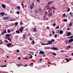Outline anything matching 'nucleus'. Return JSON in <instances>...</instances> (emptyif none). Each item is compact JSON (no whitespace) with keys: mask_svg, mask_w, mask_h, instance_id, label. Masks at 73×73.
I'll return each mask as SVG.
<instances>
[{"mask_svg":"<svg viewBox=\"0 0 73 73\" xmlns=\"http://www.w3.org/2000/svg\"><path fill=\"white\" fill-rule=\"evenodd\" d=\"M46 28H47V29H49V27L47 26V27H46Z\"/></svg>","mask_w":73,"mask_h":73,"instance_id":"nucleus-62","label":"nucleus"},{"mask_svg":"<svg viewBox=\"0 0 73 73\" xmlns=\"http://www.w3.org/2000/svg\"><path fill=\"white\" fill-rule=\"evenodd\" d=\"M73 38V36H70L69 37H68V38Z\"/></svg>","mask_w":73,"mask_h":73,"instance_id":"nucleus-37","label":"nucleus"},{"mask_svg":"<svg viewBox=\"0 0 73 73\" xmlns=\"http://www.w3.org/2000/svg\"><path fill=\"white\" fill-rule=\"evenodd\" d=\"M11 45H12V44L10 43H9L7 45V47H8V48H9V47H10V46H11Z\"/></svg>","mask_w":73,"mask_h":73,"instance_id":"nucleus-6","label":"nucleus"},{"mask_svg":"<svg viewBox=\"0 0 73 73\" xmlns=\"http://www.w3.org/2000/svg\"><path fill=\"white\" fill-rule=\"evenodd\" d=\"M0 40L1 41V43H2V44L3 43V42H2V40H1V39H0Z\"/></svg>","mask_w":73,"mask_h":73,"instance_id":"nucleus-61","label":"nucleus"},{"mask_svg":"<svg viewBox=\"0 0 73 73\" xmlns=\"http://www.w3.org/2000/svg\"><path fill=\"white\" fill-rule=\"evenodd\" d=\"M35 13H37V11H35Z\"/></svg>","mask_w":73,"mask_h":73,"instance_id":"nucleus-58","label":"nucleus"},{"mask_svg":"<svg viewBox=\"0 0 73 73\" xmlns=\"http://www.w3.org/2000/svg\"><path fill=\"white\" fill-rule=\"evenodd\" d=\"M17 66H18V67H19L21 65H23V64H17Z\"/></svg>","mask_w":73,"mask_h":73,"instance_id":"nucleus-20","label":"nucleus"},{"mask_svg":"<svg viewBox=\"0 0 73 73\" xmlns=\"http://www.w3.org/2000/svg\"><path fill=\"white\" fill-rule=\"evenodd\" d=\"M53 54L54 55V56H56V54L55 53H53Z\"/></svg>","mask_w":73,"mask_h":73,"instance_id":"nucleus-44","label":"nucleus"},{"mask_svg":"<svg viewBox=\"0 0 73 73\" xmlns=\"http://www.w3.org/2000/svg\"><path fill=\"white\" fill-rule=\"evenodd\" d=\"M65 50H62L61 51H60V52H65Z\"/></svg>","mask_w":73,"mask_h":73,"instance_id":"nucleus-52","label":"nucleus"},{"mask_svg":"<svg viewBox=\"0 0 73 73\" xmlns=\"http://www.w3.org/2000/svg\"><path fill=\"white\" fill-rule=\"evenodd\" d=\"M4 42H7V43H8V40H5Z\"/></svg>","mask_w":73,"mask_h":73,"instance_id":"nucleus-45","label":"nucleus"},{"mask_svg":"<svg viewBox=\"0 0 73 73\" xmlns=\"http://www.w3.org/2000/svg\"><path fill=\"white\" fill-rule=\"evenodd\" d=\"M17 8L19 9H20V6H18L17 7Z\"/></svg>","mask_w":73,"mask_h":73,"instance_id":"nucleus-32","label":"nucleus"},{"mask_svg":"<svg viewBox=\"0 0 73 73\" xmlns=\"http://www.w3.org/2000/svg\"><path fill=\"white\" fill-rule=\"evenodd\" d=\"M60 27H59V26H57L56 27V29H58Z\"/></svg>","mask_w":73,"mask_h":73,"instance_id":"nucleus-46","label":"nucleus"},{"mask_svg":"<svg viewBox=\"0 0 73 73\" xmlns=\"http://www.w3.org/2000/svg\"><path fill=\"white\" fill-rule=\"evenodd\" d=\"M68 48H71V47H70V46L69 45H68Z\"/></svg>","mask_w":73,"mask_h":73,"instance_id":"nucleus-63","label":"nucleus"},{"mask_svg":"<svg viewBox=\"0 0 73 73\" xmlns=\"http://www.w3.org/2000/svg\"><path fill=\"white\" fill-rule=\"evenodd\" d=\"M25 37H26V35H23V38H25Z\"/></svg>","mask_w":73,"mask_h":73,"instance_id":"nucleus-25","label":"nucleus"},{"mask_svg":"<svg viewBox=\"0 0 73 73\" xmlns=\"http://www.w3.org/2000/svg\"><path fill=\"white\" fill-rule=\"evenodd\" d=\"M72 23V22H71L70 23L69 25V27H71V26H72V25L73 24Z\"/></svg>","mask_w":73,"mask_h":73,"instance_id":"nucleus-15","label":"nucleus"},{"mask_svg":"<svg viewBox=\"0 0 73 73\" xmlns=\"http://www.w3.org/2000/svg\"><path fill=\"white\" fill-rule=\"evenodd\" d=\"M5 66H6V65H5L1 66V67H5Z\"/></svg>","mask_w":73,"mask_h":73,"instance_id":"nucleus-48","label":"nucleus"},{"mask_svg":"<svg viewBox=\"0 0 73 73\" xmlns=\"http://www.w3.org/2000/svg\"><path fill=\"white\" fill-rule=\"evenodd\" d=\"M56 23H54L53 24V26H56Z\"/></svg>","mask_w":73,"mask_h":73,"instance_id":"nucleus-57","label":"nucleus"},{"mask_svg":"<svg viewBox=\"0 0 73 73\" xmlns=\"http://www.w3.org/2000/svg\"><path fill=\"white\" fill-rule=\"evenodd\" d=\"M7 33V31H6V30H5L4 31L1 33V35H3V34H4V33Z\"/></svg>","mask_w":73,"mask_h":73,"instance_id":"nucleus-12","label":"nucleus"},{"mask_svg":"<svg viewBox=\"0 0 73 73\" xmlns=\"http://www.w3.org/2000/svg\"><path fill=\"white\" fill-rule=\"evenodd\" d=\"M65 15H66V14L65 13H64L62 15V16H63L64 17H65Z\"/></svg>","mask_w":73,"mask_h":73,"instance_id":"nucleus-41","label":"nucleus"},{"mask_svg":"<svg viewBox=\"0 0 73 73\" xmlns=\"http://www.w3.org/2000/svg\"><path fill=\"white\" fill-rule=\"evenodd\" d=\"M5 13L4 12L0 13V15H2V16H3V15H5Z\"/></svg>","mask_w":73,"mask_h":73,"instance_id":"nucleus-13","label":"nucleus"},{"mask_svg":"<svg viewBox=\"0 0 73 73\" xmlns=\"http://www.w3.org/2000/svg\"><path fill=\"white\" fill-rule=\"evenodd\" d=\"M52 8H53V9H54V10H55V9H56V8L54 7H52Z\"/></svg>","mask_w":73,"mask_h":73,"instance_id":"nucleus-53","label":"nucleus"},{"mask_svg":"<svg viewBox=\"0 0 73 73\" xmlns=\"http://www.w3.org/2000/svg\"><path fill=\"white\" fill-rule=\"evenodd\" d=\"M29 39L30 40H32V38H29Z\"/></svg>","mask_w":73,"mask_h":73,"instance_id":"nucleus-60","label":"nucleus"},{"mask_svg":"<svg viewBox=\"0 0 73 73\" xmlns=\"http://www.w3.org/2000/svg\"><path fill=\"white\" fill-rule=\"evenodd\" d=\"M55 40L54 39H52L50 41L51 42H54V41Z\"/></svg>","mask_w":73,"mask_h":73,"instance_id":"nucleus-24","label":"nucleus"},{"mask_svg":"<svg viewBox=\"0 0 73 73\" xmlns=\"http://www.w3.org/2000/svg\"><path fill=\"white\" fill-rule=\"evenodd\" d=\"M33 30H34V32H37V30H36V28H34Z\"/></svg>","mask_w":73,"mask_h":73,"instance_id":"nucleus-19","label":"nucleus"},{"mask_svg":"<svg viewBox=\"0 0 73 73\" xmlns=\"http://www.w3.org/2000/svg\"><path fill=\"white\" fill-rule=\"evenodd\" d=\"M37 2L38 3H40V0H37Z\"/></svg>","mask_w":73,"mask_h":73,"instance_id":"nucleus-36","label":"nucleus"},{"mask_svg":"<svg viewBox=\"0 0 73 73\" xmlns=\"http://www.w3.org/2000/svg\"><path fill=\"white\" fill-rule=\"evenodd\" d=\"M23 29H24V28L22 27L21 28H20L19 29V31L20 32H23Z\"/></svg>","mask_w":73,"mask_h":73,"instance_id":"nucleus-5","label":"nucleus"},{"mask_svg":"<svg viewBox=\"0 0 73 73\" xmlns=\"http://www.w3.org/2000/svg\"><path fill=\"white\" fill-rule=\"evenodd\" d=\"M57 34H55L54 36V38H57Z\"/></svg>","mask_w":73,"mask_h":73,"instance_id":"nucleus-31","label":"nucleus"},{"mask_svg":"<svg viewBox=\"0 0 73 73\" xmlns=\"http://www.w3.org/2000/svg\"><path fill=\"white\" fill-rule=\"evenodd\" d=\"M65 60H66V62H69L70 61V59H68L67 58H66L65 59Z\"/></svg>","mask_w":73,"mask_h":73,"instance_id":"nucleus-10","label":"nucleus"},{"mask_svg":"<svg viewBox=\"0 0 73 73\" xmlns=\"http://www.w3.org/2000/svg\"><path fill=\"white\" fill-rule=\"evenodd\" d=\"M19 52V50H17V52Z\"/></svg>","mask_w":73,"mask_h":73,"instance_id":"nucleus-50","label":"nucleus"},{"mask_svg":"<svg viewBox=\"0 0 73 73\" xmlns=\"http://www.w3.org/2000/svg\"><path fill=\"white\" fill-rule=\"evenodd\" d=\"M73 38H71V39H70L69 41H68V42L70 43V42H73Z\"/></svg>","mask_w":73,"mask_h":73,"instance_id":"nucleus-9","label":"nucleus"},{"mask_svg":"<svg viewBox=\"0 0 73 73\" xmlns=\"http://www.w3.org/2000/svg\"><path fill=\"white\" fill-rule=\"evenodd\" d=\"M32 5L33 7H35V4H34V3H32Z\"/></svg>","mask_w":73,"mask_h":73,"instance_id":"nucleus-40","label":"nucleus"},{"mask_svg":"<svg viewBox=\"0 0 73 73\" xmlns=\"http://www.w3.org/2000/svg\"><path fill=\"white\" fill-rule=\"evenodd\" d=\"M9 19V17H6L3 18V20H8Z\"/></svg>","mask_w":73,"mask_h":73,"instance_id":"nucleus-4","label":"nucleus"},{"mask_svg":"<svg viewBox=\"0 0 73 73\" xmlns=\"http://www.w3.org/2000/svg\"><path fill=\"white\" fill-rule=\"evenodd\" d=\"M30 8L31 9H32L33 8V7H32V5H30Z\"/></svg>","mask_w":73,"mask_h":73,"instance_id":"nucleus-22","label":"nucleus"},{"mask_svg":"<svg viewBox=\"0 0 73 73\" xmlns=\"http://www.w3.org/2000/svg\"><path fill=\"white\" fill-rule=\"evenodd\" d=\"M49 48H50V47H44V49H49Z\"/></svg>","mask_w":73,"mask_h":73,"instance_id":"nucleus-23","label":"nucleus"},{"mask_svg":"<svg viewBox=\"0 0 73 73\" xmlns=\"http://www.w3.org/2000/svg\"><path fill=\"white\" fill-rule=\"evenodd\" d=\"M59 33L60 34V35L62 34V33H63V31H62V30H60L59 32Z\"/></svg>","mask_w":73,"mask_h":73,"instance_id":"nucleus-14","label":"nucleus"},{"mask_svg":"<svg viewBox=\"0 0 73 73\" xmlns=\"http://www.w3.org/2000/svg\"><path fill=\"white\" fill-rule=\"evenodd\" d=\"M52 3H53V1L49 2L47 4V5H49L50 4H52Z\"/></svg>","mask_w":73,"mask_h":73,"instance_id":"nucleus-11","label":"nucleus"},{"mask_svg":"<svg viewBox=\"0 0 73 73\" xmlns=\"http://www.w3.org/2000/svg\"><path fill=\"white\" fill-rule=\"evenodd\" d=\"M2 7V8H4V9H5V7H6V5L5 4H3V5H1Z\"/></svg>","mask_w":73,"mask_h":73,"instance_id":"nucleus-8","label":"nucleus"},{"mask_svg":"<svg viewBox=\"0 0 73 73\" xmlns=\"http://www.w3.org/2000/svg\"><path fill=\"white\" fill-rule=\"evenodd\" d=\"M39 54H45V53H44V52L42 51H40L39 52Z\"/></svg>","mask_w":73,"mask_h":73,"instance_id":"nucleus-7","label":"nucleus"},{"mask_svg":"<svg viewBox=\"0 0 73 73\" xmlns=\"http://www.w3.org/2000/svg\"><path fill=\"white\" fill-rule=\"evenodd\" d=\"M66 30H67L68 31H69L70 30V29L69 28H68L66 29Z\"/></svg>","mask_w":73,"mask_h":73,"instance_id":"nucleus-54","label":"nucleus"},{"mask_svg":"<svg viewBox=\"0 0 73 73\" xmlns=\"http://www.w3.org/2000/svg\"><path fill=\"white\" fill-rule=\"evenodd\" d=\"M48 16H52V13H50L48 14Z\"/></svg>","mask_w":73,"mask_h":73,"instance_id":"nucleus-16","label":"nucleus"},{"mask_svg":"<svg viewBox=\"0 0 73 73\" xmlns=\"http://www.w3.org/2000/svg\"><path fill=\"white\" fill-rule=\"evenodd\" d=\"M21 5L22 6V7L23 8H24V5H23V2H22L21 3Z\"/></svg>","mask_w":73,"mask_h":73,"instance_id":"nucleus-29","label":"nucleus"},{"mask_svg":"<svg viewBox=\"0 0 73 73\" xmlns=\"http://www.w3.org/2000/svg\"><path fill=\"white\" fill-rule=\"evenodd\" d=\"M64 21H65V22H67L68 20H67V19H63Z\"/></svg>","mask_w":73,"mask_h":73,"instance_id":"nucleus-21","label":"nucleus"},{"mask_svg":"<svg viewBox=\"0 0 73 73\" xmlns=\"http://www.w3.org/2000/svg\"><path fill=\"white\" fill-rule=\"evenodd\" d=\"M18 23H18L17 22L15 23V25H17V24H18Z\"/></svg>","mask_w":73,"mask_h":73,"instance_id":"nucleus-43","label":"nucleus"},{"mask_svg":"<svg viewBox=\"0 0 73 73\" xmlns=\"http://www.w3.org/2000/svg\"><path fill=\"white\" fill-rule=\"evenodd\" d=\"M71 34H72V33H71V32H68L66 35V36H70V35H71Z\"/></svg>","mask_w":73,"mask_h":73,"instance_id":"nucleus-3","label":"nucleus"},{"mask_svg":"<svg viewBox=\"0 0 73 73\" xmlns=\"http://www.w3.org/2000/svg\"><path fill=\"white\" fill-rule=\"evenodd\" d=\"M20 25H23V23L22 22H20Z\"/></svg>","mask_w":73,"mask_h":73,"instance_id":"nucleus-35","label":"nucleus"},{"mask_svg":"<svg viewBox=\"0 0 73 73\" xmlns=\"http://www.w3.org/2000/svg\"><path fill=\"white\" fill-rule=\"evenodd\" d=\"M10 34H7L6 35V36H7V37H10Z\"/></svg>","mask_w":73,"mask_h":73,"instance_id":"nucleus-17","label":"nucleus"},{"mask_svg":"<svg viewBox=\"0 0 73 73\" xmlns=\"http://www.w3.org/2000/svg\"><path fill=\"white\" fill-rule=\"evenodd\" d=\"M69 11H70V8H68V9L67 11V12H69Z\"/></svg>","mask_w":73,"mask_h":73,"instance_id":"nucleus-34","label":"nucleus"},{"mask_svg":"<svg viewBox=\"0 0 73 73\" xmlns=\"http://www.w3.org/2000/svg\"><path fill=\"white\" fill-rule=\"evenodd\" d=\"M23 59H27V60H28V58H23Z\"/></svg>","mask_w":73,"mask_h":73,"instance_id":"nucleus-56","label":"nucleus"},{"mask_svg":"<svg viewBox=\"0 0 73 73\" xmlns=\"http://www.w3.org/2000/svg\"><path fill=\"white\" fill-rule=\"evenodd\" d=\"M52 33L53 34H54V33H55V32H54V31H52Z\"/></svg>","mask_w":73,"mask_h":73,"instance_id":"nucleus-59","label":"nucleus"},{"mask_svg":"<svg viewBox=\"0 0 73 73\" xmlns=\"http://www.w3.org/2000/svg\"><path fill=\"white\" fill-rule=\"evenodd\" d=\"M18 60H20V59H21V57H19L18 58Z\"/></svg>","mask_w":73,"mask_h":73,"instance_id":"nucleus-49","label":"nucleus"},{"mask_svg":"<svg viewBox=\"0 0 73 73\" xmlns=\"http://www.w3.org/2000/svg\"><path fill=\"white\" fill-rule=\"evenodd\" d=\"M41 45H47V44L42 43Z\"/></svg>","mask_w":73,"mask_h":73,"instance_id":"nucleus-33","label":"nucleus"},{"mask_svg":"<svg viewBox=\"0 0 73 73\" xmlns=\"http://www.w3.org/2000/svg\"><path fill=\"white\" fill-rule=\"evenodd\" d=\"M17 14H18V15H19L20 13L19 12V11H17Z\"/></svg>","mask_w":73,"mask_h":73,"instance_id":"nucleus-47","label":"nucleus"},{"mask_svg":"<svg viewBox=\"0 0 73 73\" xmlns=\"http://www.w3.org/2000/svg\"><path fill=\"white\" fill-rule=\"evenodd\" d=\"M42 60V58H41L39 60V61H41Z\"/></svg>","mask_w":73,"mask_h":73,"instance_id":"nucleus-55","label":"nucleus"},{"mask_svg":"<svg viewBox=\"0 0 73 73\" xmlns=\"http://www.w3.org/2000/svg\"><path fill=\"white\" fill-rule=\"evenodd\" d=\"M30 55H31V56H30V57L29 58H30V59L32 58V57H33V56H32V54H30Z\"/></svg>","mask_w":73,"mask_h":73,"instance_id":"nucleus-18","label":"nucleus"},{"mask_svg":"<svg viewBox=\"0 0 73 73\" xmlns=\"http://www.w3.org/2000/svg\"><path fill=\"white\" fill-rule=\"evenodd\" d=\"M52 44V42H51V41L48 40V42L47 43V45H51Z\"/></svg>","mask_w":73,"mask_h":73,"instance_id":"nucleus-2","label":"nucleus"},{"mask_svg":"<svg viewBox=\"0 0 73 73\" xmlns=\"http://www.w3.org/2000/svg\"><path fill=\"white\" fill-rule=\"evenodd\" d=\"M7 32L8 33H11V31H10V30L8 29L7 30Z\"/></svg>","mask_w":73,"mask_h":73,"instance_id":"nucleus-30","label":"nucleus"},{"mask_svg":"<svg viewBox=\"0 0 73 73\" xmlns=\"http://www.w3.org/2000/svg\"><path fill=\"white\" fill-rule=\"evenodd\" d=\"M42 10L41 9V8H40V9H39V12H41Z\"/></svg>","mask_w":73,"mask_h":73,"instance_id":"nucleus-38","label":"nucleus"},{"mask_svg":"<svg viewBox=\"0 0 73 73\" xmlns=\"http://www.w3.org/2000/svg\"><path fill=\"white\" fill-rule=\"evenodd\" d=\"M7 40H9V41H10V42H12V41H11V39H10V38H8Z\"/></svg>","mask_w":73,"mask_h":73,"instance_id":"nucleus-28","label":"nucleus"},{"mask_svg":"<svg viewBox=\"0 0 73 73\" xmlns=\"http://www.w3.org/2000/svg\"><path fill=\"white\" fill-rule=\"evenodd\" d=\"M45 14H47V13H48L47 12V11H46L45 12Z\"/></svg>","mask_w":73,"mask_h":73,"instance_id":"nucleus-64","label":"nucleus"},{"mask_svg":"<svg viewBox=\"0 0 73 73\" xmlns=\"http://www.w3.org/2000/svg\"><path fill=\"white\" fill-rule=\"evenodd\" d=\"M70 15H71V16H72V13L71 12L70 13Z\"/></svg>","mask_w":73,"mask_h":73,"instance_id":"nucleus-51","label":"nucleus"},{"mask_svg":"<svg viewBox=\"0 0 73 73\" xmlns=\"http://www.w3.org/2000/svg\"><path fill=\"white\" fill-rule=\"evenodd\" d=\"M50 48L52 50H58V48H57L54 47V46H53V47H51Z\"/></svg>","mask_w":73,"mask_h":73,"instance_id":"nucleus-1","label":"nucleus"},{"mask_svg":"<svg viewBox=\"0 0 73 73\" xmlns=\"http://www.w3.org/2000/svg\"><path fill=\"white\" fill-rule=\"evenodd\" d=\"M32 42L33 45L35 44V41L33 40L32 41Z\"/></svg>","mask_w":73,"mask_h":73,"instance_id":"nucleus-42","label":"nucleus"},{"mask_svg":"<svg viewBox=\"0 0 73 73\" xmlns=\"http://www.w3.org/2000/svg\"><path fill=\"white\" fill-rule=\"evenodd\" d=\"M17 33H20V31L18 30H17L16 31Z\"/></svg>","mask_w":73,"mask_h":73,"instance_id":"nucleus-27","label":"nucleus"},{"mask_svg":"<svg viewBox=\"0 0 73 73\" xmlns=\"http://www.w3.org/2000/svg\"><path fill=\"white\" fill-rule=\"evenodd\" d=\"M33 65V63H31V64H30L29 66H32V65Z\"/></svg>","mask_w":73,"mask_h":73,"instance_id":"nucleus-26","label":"nucleus"},{"mask_svg":"<svg viewBox=\"0 0 73 73\" xmlns=\"http://www.w3.org/2000/svg\"><path fill=\"white\" fill-rule=\"evenodd\" d=\"M48 65H49L50 64H51V63L50 62H48Z\"/></svg>","mask_w":73,"mask_h":73,"instance_id":"nucleus-39","label":"nucleus"}]
</instances>
